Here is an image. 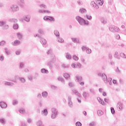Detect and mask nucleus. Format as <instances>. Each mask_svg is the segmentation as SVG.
<instances>
[{
  "label": "nucleus",
  "instance_id": "6e6d98bb",
  "mask_svg": "<svg viewBox=\"0 0 126 126\" xmlns=\"http://www.w3.org/2000/svg\"><path fill=\"white\" fill-rule=\"evenodd\" d=\"M111 114H112L113 115L115 114V109H114L113 107H111Z\"/></svg>",
  "mask_w": 126,
  "mask_h": 126
},
{
  "label": "nucleus",
  "instance_id": "a211bd4d",
  "mask_svg": "<svg viewBox=\"0 0 126 126\" xmlns=\"http://www.w3.org/2000/svg\"><path fill=\"white\" fill-rule=\"evenodd\" d=\"M97 101H98V102H99V103H100V104H101L103 106H104V105H105V102H104V101L103 100H102L101 98H100V97H98L97 98Z\"/></svg>",
  "mask_w": 126,
  "mask_h": 126
},
{
  "label": "nucleus",
  "instance_id": "39448f33",
  "mask_svg": "<svg viewBox=\"0 0 126 126\" xmlns=\"http://www.w3.org/2000/svg\"><path fill=\"white\" fill-rule=\"evenodd\" d=\"M10 10L13 12H16L19 10V6L16 4H12L10 7Z\"/></svg>",
  "mask_w": 126,
  "mask_h": 126
},
{
  "label": "nucleus",
  "instance_id": "f3484780",
  "mask_svg": "<svg viewBox=\"0 0 126 126\" xmlns=\"http://www.w3.org/2000/svg\"><path fill=\"white\" fill-rule=\"evenodd\" d=\"M117 106L119 108V111H122L123 110V103L119 102L117 104Z\"/></svg>",
  "mask_w": 126,
  "mask_h": 126
},
{
  "label": "nucleus",
  "instance_id": "ea45409f",
  "mask_svg": "<svg viewBox=\"0 0 126 126\" xmlns=\"http://www.w3.org/2000/svg\"><path fill=\"white\" fill-rule=\"evenodd\" d=\"M96 3L97 4H99V5H103V1L101 0H98L96 1Z\"/></svg>",
  "mask_w": 126,
  "mask_h": 126
},
{
  "label": "nucleus",
  "instance_id": "5701e85b",
  "mask_svg": "<svg viewBox=\"0 0 126 126\" xmlns=\"http://www.w3.org/2000/svg\"><path fill=\"white\" fill-rule=\"evenodd\" d=\"M42 115H44L45 117H47L48 116V110L44 109V110L41 111Z\"/></svg>",
  "mask_w": 126,
  "mask_h": 126
},
{
  "label": "nucleus",
  "instance_id": "864d4df0",
  "mask_svg": "<svg viewBox=\"0 0 126 126\" xmlns=\"http://www.w3.org/2000/svg\"><path fill=\"white\" fill-rule=\"evenodd\" d=\"M70 87H74V84L72 82H70L68 84Z\"/></svg>",
  "mask_w": 126,
  "mask_h": 126
},
{
  "label": "nucleus",
  "instance_id": "4c0bfd02",
  "mask_svg": "<svg viewBox=\"0 0 126 126\" xmlns=\"http://www.w3.org/2000/svg\"><path fill=\"white\" fill-rule=\"evenodd\" d=\"M58 80L59 81H61V82H62V83H64V80L63 79V77H59L58 78Z\"/></svg>",
  "mask_w": 126,
  "mask_h": 126
},
{
  "label": "nucleus",
  "instance_id": "8fccbe9b",
  "mask_svg": "<svg viewBox=\"0 0 126 126\" xmlns=\"http://www.w3.org/2000/svg\"><path fill=\"white\" fill-rule=\"evenodd\" d=\"M9 28V27L8 26V25H6V23H5V24L3 26V29H5V30H7V29H8Z\"/></svg>",
  "mask_w": 126,
  "mask_h": 126
},
{
  "label": "nucleus",
  "instance_id": "6e6552de",
  "mask_svg": "<svg viewBox=\"0 0 126 126\" xmlns=\"http://www.w3.org/2000/svg\"><path fill=\"white\" fill-rule=\"evenodd\" d=\"M44 20H45L46 21H48L50 20V21H55V19L53 18L52 17L47 16H46L43 18Z\"/></svg>",
  "mask_w": 126,
  "mask_h": 126
},
{
  "label": "nucleus",
  "instance_id": "c9c22d12",
  "mask_svg": "<svg viewBox=\"0 0 126 126\" xmlns=\"http://www.w3.org/2000/svg\"><path fill=\"white\" fill-rule=\"evenodd\" d=\"M85 17H86V18H87V19H88V20H91L92 19V16H90L89 15H86L85 16Z\"/></svg>",
  "mask_w": 126,
  "mask_h": 126
},
{
  "label": "nucleus",
  "instance_id": "c756f323",
  "mask_svg": "<svg viewBox=\"0 0 126 126\" xmlns=\"http://www.w3.org/2000/svg\"><path fill=\"white\" fill-rule=\"evenodd\" d=\"M8 21L9 22H12V23H16V22H17V19H16L12 18V19H9Z\"/></svg>",
  "mask_w": 126,
  "mask_h": 126
},
{
  "label": "nucleus",
  "instance_id": "473e14b6",
  "mask_svg": "<svg viewBox=\"0 0 126 126\" xmlns=\"http://www.w3.org/2000/svg\"><path fill=\"white\" fill-rule=\"evenodd\" d=\"M57 116H58V114L55 113H52L51 118L52 119V120H55V119H56L57 117Z\"/></svg>",
  "mask_w": 126,
  "mask_h": 126
},
{
  "label": "nucleus",
  "instance_id": "4be33fe9",
  "mask_svg": "<svg viewBox=\"0 0 126 126\" xmlns=\"http://www.w3.org/2000/svg\"><path fill=\"white\" fill-rule=\"evenodd\" d=\"M83 96L84 97V98L85 99H87V98H88V97H89V94L85 92H84V93H83Z\"/></svg>",
  "mask_w": 126,
  "mask_h": 126
},
{
  "label": "nucleus",
  "instance_id": "13d9d810",
  "mask_svg": "<svg viewBox=\"0 0 126 126\" xmlns=\"http://www.w3.org/2000/svg\"><path fill=\"white\" fill-rule=\"evenodd\" d=\"M90 91L92 94H95V91L93 89H90Z\"/></svg>",
  "mask_w": 126,
  "mask_h": 126
},
{
  "label": "nucleus",
  "instance_id": "9d476101",
  "mask_svg": "<svg viewBox=\"0 0 126 126\" xmlns=\"http://www.w3.org/2000/svg\"><path fill=\"white\" fill-rule=\"evenodd\" d=\"M72 93L75 94V95H76V96H78V97H80V98L81 97V96H82L81 94L79 93L78 91H77V90H76L75 89H73V90H72Z\"/></svg>",
  "mask_w": 126,
  "mask_h": 126
},
{
  "label": "nucleus",
  "instance_id": "b1692460",
  "mask_svg": "<svg viewBox=\"0 0 126 126\" xmlns=\"http://www.w3.org/2000/svg\"><path fill=\"white\" fill-rule=\"evenodd\" d=\"M24 20L27 22L30 21V16H26L24 17Z\"/></svg>",
  "mask_w": 126,
  "mask_h": 126
},
{
  "label": "nucleus",
  "instance_id": "dca6fc26",
  "mask_svg": "<svg viewBox=\"0 0 126 126\" xmlns=\"http://www.w3.org/2000/svg\"><path fill=\"white\" fill-rule=\"evenodd\" d=\"M41 94L43 98H47L48 97V94L47 91L42 92Z\"/></svg>",
  "mask_w": 126,
  "mask_h": 126
},
{
  "label": "nucleus",
  "instance_id": "4d7b16f0",
  "mask_svg": "<svg viewBox=\"0 0 126 126\" xmlns=\"http://www.w3.org/2000/svg\"><path fill=\"white\" fill-rule=\"evenodd\" d=\"M3 45H5V41H2L0 42V46H3Z\"/></svg>",
  "mask_w": 126,
  "mask_h": 126
},
{
  "label": "nucleus",
  "instance_id": "423d86ee",
  "mask_svg": "<svg viewBox=\"0 0 126 126\" xmlns=\"http://www.w3.org/2000/svg\"><path fill=\"white\" fill-rule=\"evenodd\" d=\"M51 63H50V62H48V65H49V66L52 67V63H53L54 62L56 61V57L55 56V55H51Z\"/></svg>",
  "mask_w": 126,
  "mask_h": 126
},
{
  "label": "nucleus",
  "instance_id": "e2e57ef3",
  "mask_svg": "<svg viewBox=\"0 0 126 126\" xmlns=\"http://www.w3.org/2000/svg\"><path fill=\"white\" fill-rule=\"evenodd\" d=\"M116 72L117 73H121V70H120V69H119V67H117L116 69Z\"/></svg>",
  "mask_w": 126,
  "mask_h": 126
},
{
  "label": "nucleus",
  "instance_id": "4468645a",
  "mask_svg": "<svg viewBox=\"0 0 126 126\" xmlns=\"http://www.w3.org/2000/svg\"><path fill=\"white\" fill-rule=\"evenodd\" d=\"M4 85L6 86H13L14 85V83L11 82L5 81L4 83Z\"/></svg>",
  "mask_w": 126,
  "mask_h": 126
},
{
  "label": "nucleus",
  "instance_id": "bb28decb",
  "mask_svg": "<svg viewBox=\"0 0 126 126\" xmlns=\"http://www.w3.org/2000/svg\"><path fill=\"white\" fill-rule=\"evenodd\" d=\"M40 71L41 73H46V74H48V73H49V71L45 68L41 69Z\"/></svg>",
  "mask_w": 126,
  "mask_h": 126
},
{
  "label": "nucleus",
  "instance_id": "58836bf2",
  "mask_svg": "<svg viewBox=\"0 0 126 126\" xmlns=\"http://www.w3.org/2000/svg\"><path fill=\"white\" fill-rule=\"evenodd\" d=\"M19 112L20 114H24L25 113V110L23 108H21L19 110Z\"/></svg>",
  "mask_w": 126,
  "mask_h": 126
},
{
  "label": "nucleus",
  "instance_id": "412c9836",
  "mask_svg": "<svg viewBox=\"0 0 126 126\" xmlns=\"http://www.w3.org/2000/svg\"><path fill=\"white\" fill-rule=\"evenodd\" d=\"M19 64H20L19 65L20 69H22L24 67V66H25V63L24 62H20L19 63Z\"/></svg>",
  "mask_w": 126,
  "mask_h": 126
},
{
  "label": "nucleus",
  "instance_id": "2eb2a0df",
  "mask_svg": "<svg viewBox=\"0 0 126 126\" xmlns=\"http://www.w3.org/2000/svg\"><path fill=\"white\" fill-rule=\"evenodd\" d=\"M17 77H18V76L15 75L14 76V79H8L9 81H12V82H14L15 83H17Z\"/></svg>",
  "mask_w": 126,
  "mask_h": 126
},
{
  "label": "nucleus",
  "instance_id": "3c124183",
  "mask_svg": "<svg viewBox=\"0 0 126 126\" xmlns=\"http://www.w3.org/2000/svg\"><path fill=\"white\" fill-rule=\"evenodd\" d=\"M77 68H80L81 67V64L80 63H76Z\"/></svg>",
  "mask_w": 126,
  "mask_h": 126
},
{
  "label": "nucleus",
  "instance_id": "393cba45",
  "mask_svg": "<svg viewBox=\"0 0 126 126\" xmlns=\"http://www.w3.org/2000/svg\"><path fill=\"white\" fill-rule=\"evenodd\" d=\"M40 43L42 44V45H46L47 44V40L44 38H41L40 40Z\"/></svg>",
  "mask_w": 126,
  "mask_h": 126
},
{
  "label": "nucleus",
  "instance_id": "680f3d73",
  "mask_svg": "<svg viewBox=\"0 0 126 126\" xmlns=\"http://www.w3.org/2000/svg\"><path fill=\"white\" fill-rule=\"evenodd\" d=\"M104 102L106 103H110V99L109 98H104Z\"/></svg>",
  "mask_w": 126,
  "mask_h": 126
},
{
  "label": "nucleus",
  "instance_id": "69168bd1",
  "mask_svg": "<svg viewBox=\"0 0 126 126\" xmlns=\"http://www.w3.org/2000/svg\"><path fill=\"white\" fill-rule=\"evenodd\" d=\"M87 49V47H86L85 46L82 47V50L83 52H84V51H85V50L86 51Z\"/></svg>",
  "mask_w": 126,
  "mask_h": 126
},
{
  "label": "nucleus",
  "instance_id": "052dcab7",
  "mask_svg": "<svg viewBox=\"0 0 126 126\" xmlns=\"http://www.w3.org/2000/svg\"><path fill=\"white\" fill-rule=\"evenodd\" d=\"M37 97L38 99H41L42 98V94H38Z\"/></svg>",
  "mask_w": 126,
  "mask_h": 126
},
{
  "label": "nucleus",
  "instance_id": "603ef678",
  "mask_svg": "<svg viewBox=\"0 0 126 126\" xmlns=\"http://www.w3.org/2000/svg\"><path fill=\"white\" fill-rule=\"evenodd\" d=\"M76 126H81L82 124L80 122H77L75 124Z\"/></svg>",
  "mask_w": 126,
  "mask_h": 126
},
{
  "label": "nucleus",
  "instance_id": "f8f14e48",
  "mask_svg": "<svg viewBox=\"0 0 126 126\" xmlns=\"http://www.w3.org/2000/svg\"><path fill=\"white\" fill-rule=\"evenodd\" d=\"M18 4L20 7H24L25 3H24V0H19L18 2Z\"/></svg>",
  "mask_w": 126,
  "mask_h": 126
},
{
  "label": "nucleus",
  "instance_id": "f704fd0d",
  "mask_svg": "<svg viewBox=\"0 0 126 126\" xmlns=\"http://www.w3.org/2000/svg\"><path fill=\"white\" fill-rule=\"evenodd\" d=\"M4 50H5V54H6L7 55H10V51L8 50V49H7V48L5 47L4 48Z\"/></svg>",
  "mask_w": 126,
  "mask_h": 126
},
{
  "label": "nucleus",
  "instance_id": "de8ad7c7",
  "mask_svg": "<svg viewBox=\"0 0 126 126\" xmlns=\"http://www.w3.org/2000/svg\"><path fill=\"white\" fill-rule=\"evenodd\" d=\"M62 66L63 68H68L69 67V65H66L65 64H62Z\"/></svg>",
  "mask_w": 126,
  "mask_h": 126
},
{
  "label": "nucleus",
  "instance_id": "20e7f679",
  "mask_svg": "<svg viewBox=\"0 0 126 126\" xmlns=\"http://www.w3.org/2000/svg\"><path fill=\"white\" fill-rule=\"evenodd\" d=\"M109 30L110 32L115 33L116 32H119V31H120V29L116 26L111 25L109 26Z\"/></svg>",
  "mask_w": 126,
  "mask_h": 126
},
{
  "label": "nucleus",
  "instance_id": "72a5a7b5",
  "mask_svg": "<svg viewBox=\"0 0 126 126\" xmlns=\"http://www.w3.org/2000/svg\"><path fill=\"white\" fill-rule=\"evenodd\" d=\"M63 77H64L65 79H69V74L65 73L63 74Z\"/></svg>",
  "mask_w": 126,
  "mask_h": 126
},
{
  "label": "nucleus",
  "instance_id": "a19ab883",
  "mask_svg": "<svg viewBox=\"0 0 126 126\" xmlns=\"http://www.w3.org/2000/svg\"><path fill=\"white\" fill-rule=\"evenodd\" d=\"M81 62L83 63V64H87V62H86V60H85L84 58H81Z\"/></svg>",
  "mask_w": 126,
  "mask_h": 126
},
{
  "label": "nucleus",
  "instance_id": "774afa93",
  "mask_svg": "<svg viewBox=\"0 0 126 126\" xmlns=\"http://www.w3.org/2000/svg\"><path fill=\"white\" fill-rule=\"evenodd\" d=\"M115 58H117L118 59V52H115L114 54Z\"/></svg>",
  "mask_w": 126,
  "mask_h": 126
},
{
  "label": "nucleus",
  "instance_id": "e433bc0d",
  "mask_svg": "<svg viewBox=\"0 0 126 126\" xmlns=\"http://www.w3.org/2000/svg\"><path fill=\"white\" fill-rule=\"evenodd\" d=\"M66 58L67 60H71V55L68 53H66Z\"/></svg>",
  "mask_w": 126,
  "mask_h": 126
},
{
  "label": "nucleus",
  "instance_id": "f257e3e1",
  "mask_svg": "<svg viewBox=\"0 0 126 126\" xmlns=\"http://www.w3.org/2000/svg\"><path fill=\"white\" fill-rule=\"evenodd\" d=\"M98 76H100L102 78V79L103 81L104 82V83H109L110 85H112V78H107V75H106V74L105 73H97Z\"/></svg>",
  "mask_w": 126,
  "mask_h": 126
},
{
  "label": "nucleus",
  "instance_id": "ddd939ff",
  "mask_svg": "<svg viewBox=\"0 0 126 126\" xmlns=\"http://www.w3.org/2000/svg\"><path fill=\"white\" fill-rule=\"evenodd\" d=\"M20 41L18 40H16L14 42H12V46H18L20 45Z\"/></svg>",
  "mask_w": 126,
  "mask_h": 126
},
{
  "label": "nucleus",
  "instance_id": "79ce46f5",
  "mask_svg": "<svg viewBox=\"0 0 126 126\" xmlns=\"http://www.w3.org/2000/svg\"><path fill=\"white\" fill-rule=\"evenodd\" d=\"M13 28L15 30L18 29V25L17 24H14L13 26Z\"/></svg>",
  "mask_w": 126,
  "mask_h": 126
},
{
  "label": "nucleus",
  "instance_id": "338daca9",
  "mask_svg": "<svg viewBox=\"0 0 126 126\" xmlns=\"http://www.w3.org/2000/svg\"><path fill=\"white\" fill-rule=\"evenodd\" d=\"M89 126H95V123H94V122H92L91 123H90V124H89Z\"/></svg>",
  "mask_w": 126,
  "mask_h": 126
},
{
  "label": "nucleus",
  "instance_id": "a878e982",
  "mask_svg": "<svg viewBox=\"0 0 126 126\" xmlns=\"http://www.w3.org/2000/svg\"><path fill=\"white\" fill-rule=\"evenodd\" d=\"M52 114H58V110L55 108H52L51 110Z\"/></svg>",
  "mask_w": 126,
  "mask_h": 126
},
{
  "label": "nucleus",
  "instance_id": "09e8293b",
  "mask_svg": "<svg viewBox=\"0 0 126 126\" xmlns=\"http://www.w3.org/2000/svg\"><path fill=\"white\" fill-rule=\"evenodd\" d=\"M40 8H47V6L44 4H42L40 5Z\"/></svg>",
  "mask_w": 126,
  "mask_h": 126
},
{
  "label": "nucleus",
  "instance_id": "7ed1b4c3",
  "mask_svg": "<svg viewBox=\"0 0 126 126\" xmlns=\"http://www.w3.org/2000/svg\"><path fill=\"white\" fill-rule=\"evenodd\" d=\"M75 79H76V81L77 82H78L80 85H81V86H84V82L82 81V77H81V76L77 75L75 76Z\"/></svg>",
  "mask_w": 126,
  "mask_h": 126
},
{
  "label": "nucleus",
  "instance_id": "cd10ccee",
  "mask_svg": "<svg viewBox=\"0 0 126 126\" xmlns=\"http://www.w3.org/2000/svg\"><path fill=\"white\" fill-rule=\"evenodd\" d=\"M57 41L58 42H59V43H63L64 42V40H63V38L62 37H60V36H59L57 38Z\"/></svg>",
  "mask_w": 126,
  "mask_h": 126
},
{
  "label": "nucleus",
  "instance_id": "0e129e2a",
  "mask_svg": "<svg viewBox=\"0 0 126 126\" xmlns=\"http://www.w3.org/2000/svg\"><path fill=\"white\" fill-rule=\"evenodd\" d=\"M5 24V22H0V26H3Z\"/></svg>",
  "mask_w": 126,
  "mask_h": 126
},
{
  "label": "nucleus",
  "instance_id": "37998d69",
  "mask_svg": "<svg viewBox=\"0 0 126 126\" xmlns=\"http://www.w3.org/2000/svg\"><path fill=\"white\" fill-rule=\"evenodd\" d=\"M86 53L87 54H91V53L92 52V51L91 50V49H89L88 47L86 49Z\"/></svg>",
  "mask_w": 126,
  "mask_h": 126
},
{
  "label": "nucleus",
  "instance_id": "5fc2aeb1",
  "mask_svg": "<svg viewBox=\"0 0 126 126\" xmlns=\"http://www.w3.org/2000/svg\"><path fill=\"white\" fill-rule=\"evenodd\" d=\"M77 38H72L71 40L73 43H76V41H77Z\"/></svg>",
  "mask_w": 126,
  "mask_h": 126
},
{
  "label": "nucleus",
  "instance_id": "49530a36",
  "mask_svg": "<svg viewBox=\"0 0 126 126\" xmlns=\"http://www.w3.org/2000/svg\"><path fill=\"white\" fill-rule=\"evenodd\" d=\"M12 104H13V105L15 106V105H17V104H18V101H17V100L16 99H14L13 100Z\"/></svg>",
  "mask_w": 126,
  "mask_h": 126
},
{
  "label": "nucleus",
  "instance_id": "a18cd8bd",
  "mask_svg": "<svg viewBox=\"0 0 126 126\" xmlns=\"http://www.w3.org/2000/svg\"><path fill=\"white\" fill-rule=\"evenodd\" d=\"M0 123H1L2 125H5V120L4 119H0Z\"/></svg>",
  "mask_w": 126,
  "mask_h": 126
},
{
  "label": "nucleus",
  "instance_id": "f03ea898",
  "mask_svg": "<svg viewBox=\"0 0 126 126\" xmlns=\"http://www.w3.org/2000/svg\"><path fill=\"white\" fill-rule=\"evenodd\" d=\"M76 20L78 21L80 25H86V26H88L90 24L88 20H85L84 19L79 16L76 17Z\"/></svg>",
  "mask_w": 126,
  "mask_h": 126
},
{
  "label": "nucleus",
  "instance_id": "c03bdc74",
  "mask_svg": "<svg viewBox=\"0 0 126 126\" xmlns=\"http://www.w3.org/2000/svg\"><path fill=\"white\" fill-rule=\"evenodd\" d=\"M72 59L74 61H77L79 60L78 57L76 56V55H73Z\"/></svg>",
  "mask_w": 126,
  "mask_h": 126
},
{
  "label": "nucleus",
  "instance_id": "9b49d317",
  "mask_svg": "<svg viewBox=\"0 0 126 126\" xmlns=\"http://www.w3.org/2000/svg\"><path fill=\"white\" fill-rule=\"evenodd\" d=\"M0 106L2 109H6L7 107V104L4 102H0Z\"/></svg>",
  "mask_w": 126,
  "mask_h": 126
},
{
  "label": "nucleus",
  "instance_id": "0eeeda50",
  "mask_svg": "<svg viewBox=\"0 0 126 126\" xmlns=\"http://www.w3.org/2000/svg\"><path fill=\"white\" fill-rule=\"evenodd\" d=\"M68 105L70 108H73V103H72V101H71V96H69L68 97Z\"/></svg>",
  "mask_w": 126,
  "mask_h": 126
},
{
  "label": "nucleus",
  "instance_id": "2f4dec72",
  "mask_svg": "<svg viewBox=\"0 0 126 126\" xmlns=\"http://www.w3.org/2000/svg\"><path fill=\"white\" fill-rule=\"evenodd\" d=\"M54 33L56 37H58H58H60V32L57 30L54 31Z\"/></svg>",
  "mask_w": 126,
  "mask_h": 126
},
{
  "label": "nucleus",
  "instance_id": "bf43d9fd",
  "mask_svg": "<svg viewBox=\"0 0 126 126\" xmlns=\"http://www.w3.org/2000/svg\"><path fill=\"white\" fill-rule=\"evenodd\" d=\"M4 60V57H3V56L1 55L0 57V61L1 62H3V60Z\"/></svg>",
  "mask_w": 126,
  "mask_h": 126
},
{
  "label": "nucleus",
  "instance_id": "7c9ffc66",
  "mask_svg": "<svg viewBox=\"0 0 126 126\" xmlns=\"http://www.w3.org/2000/svg\"><path fill=\"white\" fill-rule=\"evenodd\" d=\"M17 37L19 40H21L22 39V36H23L22 33H21L20 32H18L17 33Z\"/></svg>",
  "mask_w": 126,
  "mask_h": 126
},
{
  "label": "nucleus",
  "instance_id": "aec40b11",
  "mask_svg": "<svg viewBox=\"0 0 126 126\" xmlns=\"http://www.w3.org/2000/svg\"><path fill=\"white\" fill-rule=\"evenodd\" d=\"M19 80H20L21 83H25V82H26V80L25 78L22 77H19Z\"/></svg>",
  "mask_w": 126,
  "mask_h": 126
},
{
  "label": "nucleus",
  "instance_id": "6ab92c4d",
  "mask_svg": "<svg viewBox=\"0 0 126 126\" xmlns=\"http://www.w3.org/2000/svg\"><path fill=\"white\" fill-rule=\"evenodd\" d=\"M38 12L40 13H51V12L47 10H39Z\"/></svg>",
  "mask_w": 126,
  "mask_h": 126
},
{
  "label": "nucleus",
  "instance_id": "c85d7f7f",
  "mask_svg": "<svg viewBox=\"0 0 126 126\" xmlns=\"http://www.w3.org/2000/svg\"><path fill=\"white\" fill-rule=\"evenodd\" d=\"M79 12L80 13H86V12H87V11L86 10V9H84V8H81L79 10Z\"/></svg>",
  "mask_w": 126,
  "mask_h": 126
},
{
  "label": "nucleus",
  "instance_id": "1a4fd4ad",
  "mask_svg": "<svg viewBox=\"0 0 126 126\" xmlns=\"http://www.w3.org/2000/svg\"><path fill=\"white\" fill-rule=\"evenodd\" d=\"M90 4L93 8H96V9L99 8V6H98L94 1H92Z\"/></svg>",
  "mask_w": 126,
  "mask_h": 126
}]
</instances>
